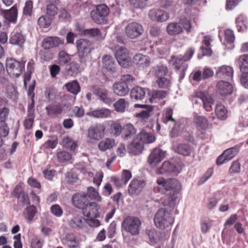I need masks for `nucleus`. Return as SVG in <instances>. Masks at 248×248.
<instances>
[{
  "mask_svg": "<svg viewBox=\"0 0 248 248\" xmlns=\"http://www.w3.org/2000/svg\"><path fill=\"white\" fill-rule=\"evenodd\" d=\"M173 199L171 198V201L169 203L164 202V208H161L155 214L154 222L156 227L160 229L170 228L174 222L171 212L174 207Z\"/></svg>",
  "mask_w": 248,
  "mask_h": 248,
  "instance_id": "nucleus-1",
  "label": "nucleus"
},
{
  "mask_svg": "<svg viewBox=\"0 0 248 248\" xmlns=\"http://www.w3.org/2000/svg\"><path fill=\"white\" fill-rule=\"evenodd\" d=\"M78 56L81 64L85 65L91 58L90 53L94 49L93 44L89 40L80 39L76 42Z\"/></svg>",
  "mask_w": 248,
  "mask_h": 248,
  "instance_id": "nucleus-2",
  "label": "nucleus"
},
{
  "mask_svg": "<svg viewBox=\"0 0 248 248\" xmlns=\"http://www.w3.org/2000/svg\"><path fill=\"white\" fill-rule=\"evenodd\" d=\"M192 25L190 21L186 17L181 18L178 22L169 23L166 28L167 33L170 35H177L185 30L187 33L191 32Z\"/></svg>",
  "mask_w": 248,
  "mask_h": 248,
  "instance_id": "nucleus-3",
  "label": "nucleus"
},
{
  "mask_svg": "<svg viewBox=\"0 0 248 248\" xmlns=\"http://www.w3.org/2000/svg\"><path fill=\"white\" fill-rule=\"evenodd\" d=\"M157 183L158 185L164 188L166 194L170 195L171 196L167 202L169 203L171 201V198H172L174 202L175 198L173 196L177 194L180 191L181 188L179 182L174 178H170L167 180L160 178L157 179Z\"/></svg>",
  "mask_w": 248,
  "mask_h": 248,
  "instance_id": "nucleus-4",
  "label": "nucleus"
},
{
  "mask_svg": "<svg viewBox=\"0 0 248 248\" xmlns=\"http://www.w3.org/2000/svg\"><path fill=\"white\" fill-rule=\"evenodd\" d=\"M141 222L137 217L128 216L124 219L122 223V229L132 236L140 234Z\"/></svg>",
  "mask_w": 248,
  "mask_h": 248,
  "instance_id": "nucleus-5",
  "label": "nucleus"
},
{
  "mask_svg": "<svg viewBox=\"0 0 248 248\" xmlns=\"http://www.w3.org/2000/svg\"><path fill=\"white\" fill-rule=\"evenodd\" d=\"M193 101L195 104H203L204 108L207 111L212 110V105L214 104V99L211 95L206 92H197L193 95Z\"/></svg>",
  "mask_w": 248,
  "mask_h": 248,
  "instance_id": "nucleus-6",
  "label": "nucleus"
},
{
  "mask_svg": "<svg viewBox=\"0 0 248 248\" xmlns=\"http://www.w3.org/2000/svg\"><path fill=\"white\" fill-rule=\"evenodd\" d=\"M6 70L9 75L12 77H18L24 68V63L15 59L10 58L6 61Z\"/></svg>",
  "mask_w": 248,
  "mask_h": 248,
  "instance_id": "nucleus-7",
  "label": "nucleus"
},
{
  "mask_svg": "<svg viewBox=\"0 0 248 248\" xmlns=\"http://www.w3.org/2000/svg\"><path fill=\"white\" fill-rule=\"evenodd\" d=\"M111 49H113V47ZM113 49L115 51V58L119 64L124 68L128 67L131 59L129 56L128 50L124 46H115Z\"/></svg>",
  "mask_w": 248,
  "mask_h": 248,
  "instance_id": "nucleus-8",
  "label": "nucleus"
},
{
  "mask_svg": "<svg viewBox=\"0 0 248 248\" xmlns=\"http://www.w3.org/2000/svg\"><path fill=\"white\" fill-rule=\"evenodd\" d=\"M184 59L182 55L171 56L170 62L171 64L174 65L179 75L180 79H182L185 76V72L187 69L188 64L186 63V61H184Z\"/></svg>",
  "mask_w": 248,
  "mask_h": 248,
  "instance_id": "nucleus-9",
  "label": "nucleus"
},
{
  "mask_svg": "<svg viewBox=\"0 0 248 248\" xmlns=\"http://www.w3.org/2000/svg\"><path fill=\"white\" fill-rule=\"evenodd\" d=\"M109 9L108 6L105 4L99 5L95 10L91 12V16L93 20L97 24H102L105 17L108 15Z\"/></svg>",
  "mask_w": 248,
  "mask_h": 248,
  "instance_id": "nucleus-10",
  "label": "nucleus"
},
{
  "mask_svg": "<svg viewBox=\"0 0 248 248\" xmlns=\"http://www.w3.org/2000/svg\"><path fill=\"white\" fill-rule=\"evenodd\" d=\"M143 32L141 25L136 22L128 23L125 28V33L130 39H135L140 36Z\"/></svg>",
  "mask_w": 248,
  "mask_h": 248,
  "instance_id": "nucleus-11",
  "label": "nucleus"
},
{
  "mask_svg": "<svg viewBox=\"0 0 248 248\" xmlns=\"http://www.w3.org/2000/svg\"><path fill=\"white\" fill-rule=\"evenodd\" d=\"M105 127L101 124L90 126L88 130V138L90 140H99L104 136Z\"/></svg>",
  "mask_w": 248,
  "mask_h": 248,
  "instance_id": "nucleus-12",
  "label": "nucleus"
},
{
  "mask_svg": "<svg viewBox=\"0 0 248 248\" xmlns=\"http://www.w3.org/2000/svg\"><path fill=\"white\" fill-rule=\"evenodd\" d=\"M148 16L152 21L157 22H165L170 18L168 13L157 8L150 10L148 13Z\"/></svg>",
  "mask_w": 248,
  "mask_h": 248,
  "instance_id": "nucleus-13",
  "label": "nucleus"
},
{
  "mask_svg": "<svg viewBox=\"0 0 248 248\" xmlns=\"http://www.w3.org/2000/svg\"><path fill=\"white\" fill-rule=\"evenodd\" d=\"M111 111L106 108H101L93 109L90 108L86 113V115L94 118H107L111 116Z\"/></svg>",
  "mask_w": 248,
  "mask_h": 248,
  "instance_id": "nucleus-14",
  "label": "nucleus"
},
{
  "mask_svg": "<svg viewBox=\"0 0 248 248\" xmlns=\"http://www.w3.org/2000/svg\"><path fill=\"white\" fill-rule=\"evenodd\" d=\"M146 181L142 178L133 179L128 187V192L131 195L140 193L143 189Z\"/></svg>",
  "mask_w": 248,
  "mask_h": 248,
  "instance_id": "nucleus-15",
  "label": "nucleus"
},
{
  "mask_svg": "<svg viewBox=\"0 0 248 248\" xmlns=\"http://www.w3.org/2000/svg\"><path fill=\"white\" fill-rule=\"evenodd\" d=\"M193 123L198 130H202L208 129L212 125L206 117L198 114L194 116Z\"/></svg>",
  "mask_w": 248,
  "mask_h": 248,
  "instance_id": "nucleus-16",
  "label": "nucleus"
},
{
  "mask_svg": "<svg viewBox=\"0 0 248 248\" xmlns=\"http://www.w3.org/2000/svg\"><path fill=\"white\" fill-rule=\"evenodd\" d=\"M165 155V152L159 148H156L150 154L148 161L150 165H155L164 158Z\"/></svg>",
  "mask_w": 248,
  "mask_h": 248,
  "instance_id": "nucleus-17",
  "label": "nucleus"
},
{
  "mask_svg": "<svg viewBox=\"0 0 248 248\" xmlns=\"http://www.w3.org/2000/svg\"><path fill=\"white\" fill-rule=\"evenodd\" d=\"M73 205L76 208L83 209L89 202L84 194L76 193L72 198Z\"/></svg>",
  "mask_w": 248,
  "mask_h": 248,
  "instance_id": "nucleus-18",
  "label": "nucleus"
},
{
  "mask_svg": "<svg viewBox=\"0 0 248 248\" xmlns=\"http://www.w3.org/2000/svg\"><path fill=\"white\" fill-rule=\"evenodd\" d=\"M180 171L179 168L174 164H172L169 161H164L161 167L157 170V173L159 174L167 173H173L177 174Z\"/></svg>",
  "mask_w": 248,
  "mask_h": 248,
  "instance_id": "nucleus-19",
  "label": "nucleus"
},
{
  "mask_svg": "<svg viewBox=\"0 0 248 248\" xmlns=\"http://www.w3.org/2000/svg\"><path fill=\"white\" fill-rule=\"evenodd\" d=\"M100 207L95 202H89L82 210L83 215L86 217H98Z\"/></svg>",
  "mask_w": 248,
  "mask_h": 248,
  "instance_id": "nucleus-20",
  "label": "nucleus"
},
{
  "mask_svg": "<svg viewBox=\"0 0 248 248\" xmlns=\"http://www.w3.org/2000/svg\"><path fill=\"white\" fill-rule=\"evenodd\" d=\"M69 225L74 229H81L85 225V218L81 215L75 214L69 219Z\"/></svg>",
  "mask_w": 248,
  "mask_h": 248,
  "instance_id": "nucleus-21",
  "label": "nucleus"
},
{
  "mask_svg": "<svg viewBox=\"0 0 248 248\" xmlns=\"http://www.w3.org/2000/svg\"><path fill=\"white\" fill-rule=\"evenodd\" d=\"M62 43V41L58 37H47L43 39L42 46L45 49H49L52 47H57L60 44Z\"/></svg>",
  "mask_w": 248,
  "mask_h": 248,
  "instance_id": "nucleus-22",
  "label": "nucleus"
},
{
  "mask_svg": "<svg viewBox=\"0 0 248 248\" xmlns=\"http://www.w3.org/2000/svg\"><path fill=\"white\" fill-rule=\"evenodd\" d=\"M114 93L119 96H124L127 95L129 92V88L124 82H116L112 86Z\"/></svg>",
  "mask_w": 248,
  "mask_h": 248,
  "instance_id": "nucleus-23",
  "label": "nucleus"
},
{
  "mask_svg": "<svg viewBox=\"0 0 248 248\" xmlns=\"http://www.w3.org/2000/svg\"><path fill=\"white\" fill-rule=\"evenodd\" d=\"M103 66L108 71L115 72L117 69V63L114 58L108 55H105L102 58Z\"/></svg>",
  "mask_w": 248,
  "mask_h": 248,
  "instance_id": "nucleus-24",
  "label": "nucleus"
},
{
  "mask_svg": "<svg viewBox=\"0 0 248 248\" xmlns=\"http://www.w3.org/2000/svg\"><path fill=\"white\" fill-rule=\"evenodd\" d=\"M93 92L99 99L106 104H110L113 101L108 96V91L104 88H101L98 87H94Z\"/></svg>",
  "mask_w": 248,
  "mask_h": 248,
  "instance_id": "nucleus-25",
  "label": "nucleus"
},
{
  "mask_svg": "<svg viewBox=\"0 0 248 248\" xmlns=\"http://www.w3.org/2000/svg\"><path fill=\"white\" fill-rule=\"evenodd\" d=\"M133 62L139 67L144 68L150 65L151 60L149 57L147 55L138 54L134 57Z\"/></svg>",
  "mask_w": 248,
  "mask_h": 248,
  "instance_id": "nucleus-26",
  "label": "nucleus"
},
{
  "mask_svg": "<svg viewBox=\"0 0 248 248\" xmlns=\"http://www.w3.org/2000/svg\"><path fill=\"white\" fill-rule=\"evenodd\" d=\"M216 75L219 78L229 80L232 78L233 70L229 66L222 65L218 68Z\"/></svg>",
  "mask_w": 248,
  "mask_h": 248,
  "instance_id": "nucleus-27",
  "label": "nucleus"
},
{
  "mask_svg": "<svg viewBox=\"0 0 248 248\" xmlns=\"http://www.w3.org/2000/svg\"><path fill=\"white\" fill-rule=\"evenodd\" d=\"M129 151L135 155L140 154L143 150V143L136 137L129 145Z\"/></svg>",
  "mask_w": 248,
  "mask_h": 248,
  "instance_id": "nucleus-28",
  "label": "nucleus"
},
{
  "mask_svg": "<svg viewBox=\"0 0 248 248\" xmlns=\"http://www.w3.org/2000/svg\"><path fill=\"white\" fill-rule=\"evenodd\" d=\"M136 132L137 130L134 126L128 123L125 124L123 127L122 137L125 140H128L132 139Z\"/></svg>",
  "mask_w": 248,
  "mask_h": 248,
  "instance_id": "nucleus-29",
  "label": "nucleus"
},
{
  "mask_svg": "<svg viewBox=\"0 0 248 248\" xmlns=\"http://www.w3.org/2000/svg\"><path fill=\"white\" fill-rule=\"evenodd\" d=\"M219 93L222 95H226L232 93V87L228 82L220 81L217 85Z\"/></svg>",
  "mask_w": 248,
  "mask_h": 248,
  "instance_id": "nucleus-30",
  "label": "nucleus"
},
{
  "mask_svg": "<svg viewBox=\"0 0 248 248\" xmlns=\"http://www.w3.org/2000/svg\"><path fill=\"white\" fill-rule=\"evenodd\" d=\"M136 106L141 108H145V110H142L141 112L137 113V117H140L142 119H147L153 115V111L154 108V107L153 106L137 104L136 105Z\"/></svg>",
  "mask_w": 248,
  "mask_h": 248,
  "instance_id": "nucleus-31",
  "label": "nucleus"
},
{
  "mask_svg": "<svg viewBox=\"0 0 248 248\" xmlns=\"http://www.w3.org/2000/svg\"><path fill=\"white\" fill-rule=\"evenodd\" d=\"M14 196L17 199H20V202L23 206L30 204V201L28 194L24 191H20L19 188L17 186L14 189Z\"/></svg>",
  "mask_w": 248,
  "mask_h": 248,
  "instance_id": "nucleus-32",
  "label": "nucleus"
},
{
  "mask_svg": "<svg viewBox=\"0 0 248 248\" xmlns=\"http://www.w3.org/2000/svg\"><path fill=\"white\" fill-rule=\"evenodd\" d=\"M63 243L69 248H77L79 246V241L73 233H68L63 240Z\"/></svg>",
  "mask_w": 248,
  "mask_h": 248,
  "instance_id": "nucleus-33",
  "label": "nucleus"
},
{
  "mask_svg": "<svg viewBox=\"0 0 248 248\" xmlns=\"http://www.w3.org/2000/svg\"><path fill=\"white\" fill-rule=\"evenodd\" d=\"M115 145V140L111 138H106L99 142L98 144L99 150L102 152H105L110 149Z\"/></svg>",
  "mask_w": 248,
  "mask_h": 248,
  "instance_id": "nucleus-34",
  "label": "nucleus"
},
{
  "mask_svg": "<svg viewBox=\"0 0 248 248\" xmlns=\"http://www.w3.org/2000/svg\"><path fill=\"white\" fill-rule=\"evenodd\" d=\"M145 93L144 88L137 86L131 90L130 96L132 99L136 100H141L144 99Z\"/></svg>",
  "mask_w": 248,
  "mask_h": 248,
  "instance_id": "nucleus-35",
  "label": "nucleus"
},
{
  "mask_svg": "<svg viewBox=\"0 0 248 248\" xmlns=\"http://www.w3.org/2000/svg\"><path fill=\"white\" fill-rule=\"evenodd\" d=\"M145 234L151 244H155L159 240V233L154 229L145 230Z\"/></svg>",
  "mask_w": 248,
  "mask_h": 248,
  "instance_id": "nucleus-36",
  "label": "nucleus"
},
{
  "mask_svg": "<svg viewBox=\"0 0 248 248\" xmlns=\"http://www.w3.org/2000/svg\"><path fill=\"white\" fill-rule=\"evenodd\" d=\"M9 42L12 45L22 46L25 42V38L20 33H13L11 34Z\"/></svg>",
  "mask_w": 248,
  "mask_h": 248,
  "instance_id": "nucleus-37",
  "label": "nucleus"
},
{
  "mask_svg": "<svg viewBox=\"0 0 248 248\" xmlns=\"http://www.w3.org/2000/svg\"><path fill=\"white\" fill-rule=\"evenodd\" d=\"M238 63L240 71L243 74H248V55L240 56L238 59Z\"/></svg>",
  "mask_w": 248,
  "mask_h": 248,
  "instance_id": "nucleus-38",
  "label": "nucleus"
},
{
  "mask_svg": "<svg viewBox=\"0 0 248 248\" xmlns=\"http://www.w3.org/2000/svg\"><path fill=\"white\" fill-rule=\"evenodd\" d=\"M175 151L178 154L184 156H189L192 149L187 144L180 143L178 144Z\"/></svg>",
  "mask_w": 248,
  "mask_h": 248,
  "instance_id": "nucleus-39",
  "label": "nucleus"
},
{
  "mask_svg": "<svg viewBox=\"0 0 248 248\" xmlns=\"http://www.w3.org/2000/svg\"><path fill=\"white\" fill-rule=\"evenodd\" d=\"M137 137L144 143H150L155 141V136L151 133H147L144 131H142L139 134Z\"/></svg>",
  "mask_w": 248,
  "mask_h": 248,
  "instance_id": "nucleus-40",
  "label": "nucleus"
},
{
  "mask_svg": "<svg viewBox=\"0 0 248 248\" xmlns=\"http://www.w3.org/2000/svg\"><path fill=\"white\" fill-rule=\"evenodd\" d=\"M17 16V8L16 5H14L10 10H7L4 14L5 18L11 22L15 23Z\"/></svg>",
  "mask_w": 248,
  "mask_h": 248,
  "instance_id": "nucleus-41",
  "label": "nucleus"
},
{
  "mask_svg": "<svg viewBox=\"0 0 248 248\" xmlns=\"http://www.w3.org/2000/svg\"><path fill=\"white\" fill-rule=\"evenodd\" d=\"M236 27L239 31H243L247 30L248 23L246 17L243 15H240L235 20Z\"/></svg>",
  "mask_w": 248,
  "mask_h": 248,
  "instance_id": "nucleus-42",
  "label": "nucleus"
},
{
  "mask_svg": "<svg viewBox=\"0 0 248 248\" xmlns=\"http://www.w3.org/2000/svg\"><path fill=\"white\" fill-rule=\"evenodd\" d=\"M129 104L124 98H120L116 102H115L113 106L114 110L119 113H124L125 112L127 106Z\"/></svg>",
  "mask_w": 248,
  "mask_h": 248,
  "instance_id": "nucleus-43",
  "label": "nucleus"
},
{
  "mask_svg": "<svg viewBox=\"0 0 248 248\" xmlns=\"http://www.w3.org/2000/svg\"><path fill=\"white\" fill-rule=\"evenodd\" d=\"M83 34L85 35L95 38L98 40L103 39V37L100 30L97 28H92L86 29L83 31Z\"/></svg>",
  "mask_w": 248,
  "mask_h": 248,
  "instance_id": "nucleus-44",
  "label": "nucleus"
},
{
  "mask_svg": "<svg viewBox=\"0 0 248 248\" xmlns=\"http://www.w3.org/2000/svg\"><path fill=\"white\" fill-rule=\"evenodd\" d=\"M62 144L65 148L70 151L75 150L78 145L76 141L67 136L63 138Z\"/></svg>",
  "mask_w": 248,
  "mask_h": 248,
  "instance_id": "nucleus-45",
  "label": "nucleus"
},
{
  "mask_svg": "<svg viewBox=\"0 0 248 248\" xmlns=\"http://www.w3.org/2000/svg\"><path fill=\"white\" fill-rule=\"evenodd\" d=\"M173 110L170 108H166L163 111L161 117L163 123L167 124L169 123H174L175 120L172 118Z\"/></svg>",
  "mask_w": 248,
  "mask_h": 248,
  "instance_id": "nucleus-46",
  "label": "nucleus"
},
{
  "mask_svg": "<svg viewBox=\"0 0 248 248\" xmlns=\"http://www.w3.org/2000/svg\"><path fill=\"white\" fill-rule=\"evenodd\" d=\"M37 213V210L35 206L31 205L27 207L23 214L25 218L29 223H31Z\"/></svg>",
  "mask_w": 248,
  "mask_h": 248,
  "instance_id": "nucleus-47",
  "label": "nucleus"
},
{
  "mask_svg": "<svg viewBox=\"0 0 248 248\" xmlns=\"http://www.w3.org/2000/svg\"><path fill=\"white\" fill-rule=\"evenodd\" d=\"M65 87L69 92L74 94H77L80 90L79 85L77 80L66 83Z\"/></svg>",
  "mask_w": 248,
  "mask_h": 248,
  "instance_id": "nucleus-48",
  "label": "nucleus"
},
{
  "mask_svg": "<svg viewBox=\"0 0 248 248\" xmlns=\"http://www.w3.org/2000/svg\"><path fill=\"white\" fill-rule=\"evenodd\" d=\"M85 195H86V198L88 197L91 200H94L98 202L102 201V198L98 191L92 186H90L88 188L87 192Z\"/></svg>",
  "mask_w": 248,
  "mask_h": 248,
  "instance_id": "nucleus-49",
  "label": "nucleus"
},
{
  "mask_svg": "<svg viewBox=\"0 0 248 248\" xmlns=\"http://www.w3.org/2000/svg\"><path fill=\"white\" fill-rule=\"evenodd\" d=\"M167 94V92L163 90L153 91L152 93V97L150 98V101L152 103H155L157 100L165 98Z\"/></svg>",
  "mask_w": 248,
  "mask_h": 248,
  "instance_id": "nucleus-50",
  "label": "nucleus"
},
{
  "mask_svg": "<svg viewBox=\"0 0 248 248\" xmlns=\"http://www.w3.org/2000/svg\"><path fill=\"white\" fill-rule=\"evenodd\" d=\"M215 112L217 118L221 120L227 118V111L225 107L221 104H217L216 107Z\"/></svg>",
  "mask_w": 248,
  "mask_h": 248,
  "instance_id": "nucleus-51",
  "label": "nucleus"
},
{
  "mask_svg": "<svg viewBox=\"0 0 248 248\" xmlns=\"http://www.w3.org/2000/svg\"><path fill=\"white\" fill-rule=\"evenodd\" d=\"M58 60L61 65H64L71 61V56L65 51L62 50L59 53Z\"/></svg>",
  "mask_w": 248,
  "mask_h": 248,
  "instance_id": "nucleus-52",
  "label": "nucleus"
},
{
  "mask_svg": "<svg viewBox=\"0 0 248 248\" xmlns=\"http://www.w3.org/2000/svg\"><path fill=\"white\" fill-rule=\"evenodd\" d=\"M52 19L46 15H45L39 18L38 24L41 27L47 28L51 25Z\"/></svg>",
  "mask_w": 248,
  "mask_h": 248,
  "instance_id": "nucleus-53",
  "label": "nucleus"
},
{
  "mask_svg": "<svg viewBox=\"0 0 248 248\" xmlns=\"http://www.w3.org/2000/svg\"><path fill=\"white\" fill-rule=\"evenodd\" d=\"M57 157L58 161L61 163L69 161L72 159L71 154L64 151L58 152Z\"/></svg>",
  "mask_w": 248,
  "mask_h": 248,
  "instance_id": "nucleus-54",
  "label": "nucleus"
},
{
  "mask_svg": "<svg viewBox=\"0 0 248 248\" xmlns=\"http://www.w3.org/2000/svg\"><path fill=\"white\" fill-rule=\"evenodd\" d=\"M155 75L158 78L165 76L168 72V70L166 66L157 65L153 68Z\"/></svg>",
  "mask_w": 248,
  "mask_h": 248,
  "instance_id": "nucleus-55",
  "label": "nucleus"
},
{
  "mask_svg": "<svg viewBox=\"0 0 248 248\" xmlns=\"http://www.w3.org/2000/svg\"><path fill=\"white\" fill-rule=\"evenodd\" d=\"M111 133L115 137H118L122 134L123 127L117 123H113L110 125Z\"/></svg>",
  "mask_w": 248,
  "mask_h": 248,
  "instance_id": "nucleus-56",
  "label": "nucleus"
},
{
  "mask_svg": "<svg viewBox=\"0 0 248 248\" xmlns=\"http://www.w3.org/2000/svg\"><path fill=\"white\" fill-rule=\"evenodd\" d=\"M47 115H52L55 114H60L62 111L61 107L59 105H50L46 108Z\"/></svg>",
  "mask_w": 248,
  "mask_h": 248,
  "instance_id": "nucleus-57",
  "label": "nucleus"
},
{
  "mask_svg": "<svg viewBox=\"0 0 248 248\" xmlns=\"http://www.w3.org/2000/svg\"><path fill=\"white\" fill-rule=\"evenodd\" d=\"M238 150L237 148L233 147L226 150L223 153V155L227 159V161H230L238 153Z\"/></svg>",
  "mask_w": 248,
  "mask_h": 248,
  "instance_id": "nucleus-58",
  "label": "nucleus"
},
{
  "mask_svg": "<svg viewBox=\"0 0 248 248\" xmlns=\"http://www.w3.org/2000/svg\"><path fill=\"white\" fill-rule=\"evenodd\" d=\"M156 82L159 88L163 89L168 88L171 84L170 80L164 77L158 78Z\"/></svg>",
  "mask_w": 248,
  "mask_h": 248,
  "instance_id": "nucleus-59",
  "label": "nucleus"
},
{
  "mask_svg": "<svg viewBox=\"0 0 248 248\" xmlns=\"http://www.w3.org/2000/svg\"><path fill=\"white\" fill-rule=\"evenodd\" d=\"M58 13V8L53 3H49L46 6V14L47 16L53 18Z\"/></svg>",
  "mask_w": 248,
  "mask_h": 248,
  "instance_id": "nucleus-60",
  "label": "nucleus"
},
{
  "mask_svg": "<svg viewBox=\"0 0 248 248\" xmlns=\"http://www.w3.org/2000/svg\"><path fill=\"white\" fill-rule=\"evenodd\" d=\"M79 66L76 62H73L70 63L67 68L68 72L71 76H75L79 72Z\"/></svg>",
  "mask_w": 248,
  "mask_h": 248,
  "instance_id": "nucleus-61",
  "label": "nucleus"
},
{
  "mask_svg": "<svg viewBox=\"0 0 248 248\" xmlns=\"http://www.w3.org/2000/svg\"><path fill=\"white\" fill-rule=\"evenodd\" d=\"M225 41L228 44L233 42L235 37L233 31L230 29H227L224 31Z\"/></svg>",
  "mask_w": 248,
  "mask_h": 248,
  "instance_id": "nucleus-62",
  "label": "nucleus"
},
{
  "mask_svg": "<svg viewBox=\"0 0 248 248\" xmlns=\"http://www.w3.org/2000/svg\"><path fill=\"white\" fill-rule=\"evenodd\" d=\"M98 217H86L85 218V224L87 223L91 227H98L100 225L99 220L96 219Z\"/></svg>",
  "mask_w": 248,
  "mask_h": 248,
  "instance_id": "nucleus-63",
  "label": "nucleus"
},
{
  "mask_svg": "<svg viewBox=\"0 0 248 248\" xmlns=\"http://www.w3.org/2000/svg\"><path fill=\"white\" fill-rule=\"evenodd\" d=\"M65 177L68 183L70 184L76 183L78 179L77 174L73 171L67 172L66 173Z\"/></svg>",
  "mask_w": 248,
  "mask_h": 248,
  "instance_id": "nucleus-64",
  "label": "nucleus"
}]
</instances>
